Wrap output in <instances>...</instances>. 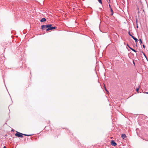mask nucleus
Wrapping results in <instances>:
<instances>
[{
	"label": "nucleus",
	"mask_w": 148,
	"mask_h": 148,
	"mask_svg": "<svg viewBox=\"0 0 148 148\" xmlns=\"http://www.w3.org/2000/svg\"><path fill=\"white\" fill-rule=\"evenodd\" d=\"M131 36L133 39H134L135 38V37H134L132 35H131Z\"/></svg>",
	"instance_id": "nucleus-12"
},
{
	"label": "nucleus",
	"mask_w": 148,
	"mask_h": 148,
	"mask_svg": "<svg viewBox=\"0 0 148 148\" xmlns=\"http://www.w3.org/2000/svg\"><path fill=\"white\" fill-rule=\"evenodd\" d=\"M46 19L45 18H42L40 20L41 22H43L46 21Z\"/></svg>",
	"instance_id": "nucleus-5"
},
{
	"label": "nucleus",
	"mask_w": 148,
	"mask_h": 148,
	"mask_svg": "<svg viewBox=\"0 0 148 148\" xmlns=\"http://www.w3.org/2000/svg\"><path fill=\"white\" fill-rule=\"evenodd\" d=\"M138 90H139V88H137L136 89V91L137 92H138Z\"/></svg>",
	"instance_id": "nucleus-13"
},
{
	"label": "nucleus",
	"mask_w": 148,
	"mask_h": 148,
	"mask_svg": "<svg viewBox=\"0 0 148 148\" xmlns=\"http://www.w3.org/2000/svg\"><path fill=\"white\" fill-rule=\"evenodd\" d=\"M134 39L135 41V42H136V43L138 42V40L136 38H135Z\"/></svg>",
	"instance_id": "nucleus-9"
},
{
	"label": "nucleus",
	"mask_w": 148,
	"mask_h": 148,
	"mask_svg": "<svg viewBox=\"0 0 148 148\" xmlns=\"http://www.w3.org/2000/svg\"><path fill=\"white\" fill-rule=\"evenodd\" d=\"M143 48H145V45H143Z\"/></svg>",
	"instance_id": "nucleus-15"
},
{
	"label": "nucleus",
	"mask_w": 148,
	"mask_h": 148,
	"mask_svg": "<svg viewBox=\"0 0 148 148\" xmlns=\"http://www.w3.org/2000/svg\"><path fill=\"white\" fill-rule=\"evenodd\" d=\"M3 148H6V147L4 146Z\"/></svg>",
	"instance_id": "nucleus-16"
},
{
	"label": "nucleus",
	"mask_w": 148,
	"mask_h": 148,
	"mask_svg": "<svg viewBox=\"0 0 148 148\" xmlns=\"http://www.w3.org/2000/svg\"><path fill=\"white\" fill-rule=\"evenodd\" d=\"M128 33H129V35H130V36H131V35H131V34H130V32H129Z\"/></svg>",
	"instance_id": "nucleus-14"
},
{
	"label": "nucleus",
	"mask_w": 148,
	"mask_h": 148,
	"mask_svg": "<svg viewBox=\"0 0 148 148\" xmlns=\"http://www.w3.org/2000/svg\"><path fill=\"white\" fill-rule=\"evenodd\" d=\"M24 134L17 132L15 134V136L18 137L23 138Z\"/></svg>",
	"instance_id": "nucleus-2"
},
{
	"label": "nucleus",
	"mask_w": 148,
	"mask_h": 148,
	"mask_svg": "<svg viewBox=\"0 0 148 148\" xmlns=\"http://www.w3.org/2000/svg\"><path fill=\"white\" fill-rule=\"evenodd\" d=\"M121 137L123 138V139H125L126 138V135L125 134H122L121 135Z\"/></svg>",
	"instance_id": "nucleus-4"
},
{
	"label": "nucleus",
	"mask_w": 148,
	"mask_h": 148,
	"mask_svg": "<svg viewBox=\"0 0 148 148\" xmlns=\"http://www.w3.org/2000/svg\"><path fill=\"white\" fill-rule=\"evenodd\" d=\"M147 94H148V93H147Z\"/></svg>",
	"instance_id": "nucleus-19"
},
{
	"label": "nucleus",
	"mask_w": 148,
	"mask_h": 148,
	"mask_svg": "<svg viewBox=\"0 0 148 148\" xmlns=\"http://www.w3.org/2000/svg\"><path fill=\"white\" fill-rule=\"evenodd\" d=\"M111 11L112 12V9H111Z\"/></svg>",
	"instance_id": "nucleus-17"
},
{
	"label": "nucleus",
	"mask_w": 148,
	"mask_h": 148,
	"mask_svg": "<svg viewBox=\"0 0 148 148\" xmlns=\"http://www.w3.org/2000/svg\"><path fill=\"white\" fill-rule=\"evenodd\" d=\"M32 135H31V134H24V136H32Z\"/></svg>",
	"instance_id": "nucleus-8"
},
{
	"label": "nucleus",
	"mask_w": 148,
	"mask_h": 148,
	"mask_svg": "<svg viewBox=\"0 0 148 148\" xmlns=\"http://www.w3.org/2000/svg\"><path fill=\"white\" fill-rule=\"evenodd\" d=\"M139 40L140 41V44L142 43V41L140 39H139Z\"/></svg>",
	"instance_id": "nucleus-11"
},
{
	"label": "nucleus",
	"mask_w": 148,
	"mask_h": 148,
	"mask_svg": "<svg viewBox=\"0 0 148 148\" xmlns=\"http://www.w3.org/2000/svg\"><path fill=\"white\" fill-rule=\"evenodd\" d=\"M145 57L146 58V56L145 55Z\"/></svg>",
	"instance_id": "nucleus-18"
},
{
	"label": "nucleus",
	"mask_w": 148,
	"mask_h": 148,
	"mask_svg": "<svg viewBox=\"0 0 148 148\" xmlns=\"http://www.w3.org/2000/svg\"><path fill=\"white\" fill-rule=\"evenodd\" d=\"M141 138L144 140H145L146 141H148V138H144V137H141Z\"/></svg>",
	"instance_id": "nucleus-6"
},
{
	"label": "nucleus",
	"mask_w": 148,
	"mask_h": 148,
	"mask_svg": "<svg viewBox=\"0 0 148 148\" xmlns=\"http://www.w3.org/2000/svg\"><path fill=\"white\" fill-rule=\"evenodd\" d=\"M129 47V48H130V49H131L132 51H134V52H136V50H134V49H132V48H131V47Z\"/></svg>",
	"instance_id": "nucleus-7"
},
{
	"label": "nucleus",
	"mask_w": 148,
	"mask_h": 148,
	"mask_svg": "<svg viewBox=\"0 0 148 148\" xmlns=\"http://www.w3.org/2000/svg\"><path fill=\"white\" fill-rule=\"evenodd\" d=\"M51 26L52 25L51 24H49L47 25H43L41 26V28L42 29H43L44 28H47L46 30L47 31L56 29V27H52Z\"/></svg>",
	"instance_id": "nucleus-1"
},
{
	"label": "nucleus",
	"mask_w": 148,
	"mask_h": 148,
	"mask_svg": "<svg viewBox=\"0 0 148 148\" xmlns=\"http://www.w3.org/2000/svg\"><path fill=\"white\" fill-rule=\"evenodd\" d=\"M98 1L100 3L102 4V1L101 0H98Z\"/></svg>",
	"instance_id": "nucleus-10"
},
{
	"label": "nucleus",
	"mask_w": 148,
	"mask_h": 148,
	"mask_svg": "<svg viewBox=\"0 0 148 148\" xmlns=\"http://www.w3.org/2000/svg\"><path fill=\"white\" fill-rule=\"evenodd\" d=\"M111 144L112 145L114 146H115L117 145V144L113 140L111 141Z\"/></svg>",
	"instance_id": "nucleus-3"
}]
</instances>
